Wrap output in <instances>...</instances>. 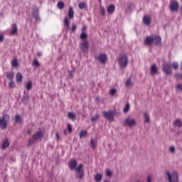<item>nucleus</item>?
Returning <instances> with one entry per match:
<instances>
[{
    "mask_svg": "<svg viewBox=\"0 0 182 182\" xmlns=\"http://www.w3.org/2000/svg\"><path fill=\"white\" fill-rule=\"evenodd\" d=\"M122 125H124V127L133 129V127H136V126L137 125V121L136 120V119L129 116L124 120Z\"/></svg>",
    "mask_w": 182,
    "mask_h": 182,
    "instance_id": "obj_1",
    "label": "nucleus"
},
{
    "mask_svg": "<svg viewBox=\"0 0 182 182\" xmlns=\"http://www.w3.org/2000/svg\"><path fill=\"white\" fill-rule=\"evenodd\" d=\"M68 17L65 16L63 20L64 26L66 29H69V19H73L75 18V11L72 6H70L68 9Z\"/></svg>",
    "mask_w": 182,
    "mask_h": 182,
    "instance_id": "obj_2",
    "label": "nucleus"
},
{
    "mask_svg": "<svg viewBox=\"0 0 182 182\" xmlns=\"http://www.w3.org/2000/svg\"><path fill=\"white\" fill-rule=\"evenodd\" d=\"M11 120L9 114L4 113L3 117H0V129L1 130H5L8 127V122Z\"/></svg>",
    "mask_w": 182,
    "mask_h": 182,
    "instance_id": "obj_3",
    "label": "nucleus"
},
{
    "mask_svg": "<svg viewBox=\"0 0 182 182\" xmlns=\"http://www.w3.org/2000/svg\"><path fill=\"white\" fill-rule=\"evenodd\" d=\"M166 176L169 182H178V172L177 171H166Z\"/></svg>",
    "mask_w": 182,
    "mask_h": 182,
    "instance_id": "obj_4",
    "label": "nucleus"
},
{
    "mask_svg": "<svg viewBox=\"0 0 182 182\" xmlns=\"http://www.w3.org/2000/svg\"><path fill=\"white\" fill-rule=\"evenodd\" d=\"M75 177L76 178L82 179L83 177H85V170H83V164H80L76 168H75Z\"/></svg>",
    "mask_w": 182,
    "mask_h": 182,
    "instance_id": "obj_5",
    "label": "nucleus"
},
{
    "mask_svg": "<svg viewBox=\"0 0 182 182\" xmlns=\"http://www.w3.org/2000/svg\"><path fill=\"white\" fill-rule=\"evenodd\" d=\"M119 65L122 69L127 68L129 64V59L127 55H121L118 60Z\"/></svg>",
    "mask_w": 182,
    "mask_h": 182,
    "instance_id": "obj_6",
    "label": "nucleus"
},
{
    "mask_svg": "<svg viewBox=\"0 0 182 182\" xmlns=\"http://www.w3.org/2000/svg\"><path fill=\"white\" fill-rule=\"evenodd\" d=\"M169 8L171 12H177L178 11V8H180L178 1H177V0H171L169 4Z\"/></svg>",
    "mask_w": 182,
    "mask_h": 182,
    "instance_id": "obj_7",
    "label": "nucleus"
},
{
    "mask_svg": "<svg viewBox=\"0 0 182 182\" xmlns=\"http://www.w3.org/2000/svg\"><path fill=\"white\" fill-rule=\"evenodd\" d=\"M95 60H97L99 63H102V65H106V62H107V55L106 53H100L99 55L95 56Z\"/></svg>",
    "mask_w": 182,
    "mask_h": 182,
    "instance_id": "obj_8",
    "label": "nucleus"
},
{
    "mask_svg": "<svg viewBox=\"0 0 182 182\" xmlns=\"http://www.w3.org/2000/svg\"><path fill=\"white\" fill-rule=\"evenodd\" d=\"M103 116L109 122L113 121V117L114 116V111L103 112Z\"/></svg>",
    "mask_w": 182,
    "mask_h": 182,
    "instance_id": "obj_9",
    "label": "nucleus"
},
{
    "mask_svg": "<svg viewBox=\"0 0 182 182\" xmlns=\"http://www.w3.org/2000/svg\"><path fill=\"white\" fill-rule=\"evenodd\" d=\"M171 66L172 65L170 63H165L163 66V70L167 76H168V75H172Z\"/></svg>",
    "mask_w": 182,
    "mask_h": 182,
    "instance_id": "obj_10",
    "label": "nucleus"
},
{
    "mask_svg": "<svg viewBox=\"0 0 182 182\" xmlns=\"http://www.w3.org/2000/svg\"><path fill=\"white\" fill-rule=\"evenodd\" d=\"M89 49V41L87 40L82 41V43H80V50L82 52L86 53Z\"/></svg>",
    "mask_w": 182,
    "mask_h": 182,
    "instance_id": "obj_11",
    "label": "nucleus"
},
{
    "mask_svg": "<svg viewBox=\"0 0 182 182\" xmlns=\"http://www.w3.org/2000/svg\"><path fill=\"white\" fill-rule=\"evenodd\" d=\"M77 166V161L76 159H72L68 162V167L71 170H76V167Z\"/></svg>",
    "mask_w": 182,
    "mask_h": 182,
    "instance_id": "obj_12",
    "label": "nucleus"
},
{
    "mask_svg": "<svg viewBox=\"0 0 182 182\" xmlns=\"http://www.w3.org/2000/svg\"><path fill=\"white\" fill-rule=\"evenodd\" d=\"M159 73V68L156 64H154L151 66V76H156Z\"/></svg>",
    "mask_w": 182,
    "mask_h": 182,
    "instance_id": "obj_13",
    "label": "nucleus"
},
{
    "mask_svg": "<svg viewBox=\"0 0 182 182\" xmlns=\"http://www.w3.org/2000/svg\"><path fill=\"white\" fill-rule=\"evenodd\" d=\"M134 83L133 82V80H132L131 77H129L125 81V87H127V89H130L132 87H133Z\"/></svg>",
    "mask_w": 182,
    "mask_h": 182,
    "instance_id": "obj_14",
    "label": "nucleus"
},
{
    "mask_svg": "<svg viewBox=\"0 0 182 182\" xmlns=\"http://www.w3.org/2000/svg\"><path fill=\"white\" fill-rule=\"evenodd\" d=\"M143 22L144 25L149 26V25L151 23V18L150 17V16H144L143 18Z\"/></svg>",
    "mask_w": 182,
    "mask_h": 182,
    "instance_id": "obj_15",
    "label": "nucleus"
},
{
    "mask_svg": "<svg viewBox=\"0 0 182 182\" xmlns=\"http://www.w3.org/2000/svg\"><path fill=\"white\" fill-rule=\"evenodd\" d=\"M42 136H43V132H42V131H38L33 135V139H34V140H39V139H41Z\"/></svg>",
    "mask_w": 182,
    "mask_h": 182,
    "instance_id": "obj_16",
    "label": "nucleus"
},
{
    "mask_svg": "<svg viewBox=\"0 0 182 182\" xmlns=\"http://www.w3.org/2000/svg\"><path fill=\"white\" fill-rule=\"evenodd\" d=\"M12 29L10 31V34L15 35L18 33V26L16 23H14L11 25Z\"/></svg>",
    "mask_w": 182,
    "mask_h": 182,
    "instance_id": "obj_17",
    "label": "nucleus"
},
{
    "mask_svg": "<svg viewBox=\"0 0 182 182\" xmlns=\"http://www.w3.org/2000/svg\"><path fill=\"white\" fill-rule=\"evenodd\" d=\"M153 42H154V37L153 36L147 37L144 41L145 45H148V46L151 45Z\"/></svg>",
    "mask_w": 182,
    "mask_h": 182,
    "instance_id": "obj_18",
    "label": "nucleus"
},
{
    "mask_svg": "<svg viewBox=\"0 0 182 182\" xmlns=\"http://www.w3.org/2000/svg\"><path fill=\"white\" fill-rule=\"evenodd\" d=\"M32 14L36 19H38L39 18V9H38L36 7L32 9Z\"/></svg>",
    "mask_w": 182,
    "mask_h": 182,
    "instance_id": "obj_19",
    "label": "nucleus"
},
{
    "mask_svg": "<svg viewBox=\"0 0 182 182\" xmlns=\"http://www.w3.org/2000/svg\"><path fill=\"white\" fill-rule=\"evenodd\" d=\"M107 12L109 15H112L114 12V5L110 4L107 8Z\"/></svg>",
    "mask_w": 182,
    "mask_h": 182,
    "instance_id": "obj_20",
    "label": "nucleus"
},
{
    "mask_svg": "<svg viewBox=\"0 0 182 182\" xmlns=\"http://www.w3.org/2000/svg\"><path fill=\"white\" fill-rule=\"evenodd\" d=\"M173 126H174V127H178V129H179L182 126V122L181 121V119H176L173 122Z\"/></svg>",
    "mask_w": 182,
    "mask_h": 182,
    "instance_id": "obj_21",
    "label": "nucleus"
},
{
    "mask_svg": "<svg viewBox=\"0 0 182 182\" xmlns=\"http://www.w3.org/2000/svg\"><path fill=\"white\" fill-rule=\"evenodd\" d=\"M8 147H9V140H8V139H6L4 141H3L1 149H3V150H5V149H8Z\"/></svg>",
    "mask_w": 182,
    "mask_h": 182,
    "instance_id": "obj_22",
    "label": "nucleus"
},
{
    "mask_svg": "<svg viewBox=\"0 0 182 182\" xmlns=\"http://www.w3.org/2000/svg\"><path fill=\"white\" fill-rule=\"evenodd\" d=\"M102 178H103V176L100 173H97L94 175V179L96 182H100L102 181Z\"/></svg>",
    "mask_w": 182,
    "mask_h": 182,
    "instance_id": "obj_23",
    "label": "nucleus"
},
{
    "mask_svg": "<svg viewBox=\"0 0 182 182\" xmlns=\"http://www.w3.org/2000/svg\"><path fill=\"white\" fill-rule=\"evenodd\" d=\"M90 147L92 149V150H95L96 147H97V142L93 139H91L90 140Z\"/></svg>",
    "mask_w": 182,
    "mask_h": 182,
    "instance_id": "obj_24",
    "label": "nucleus"
},
{
    "mask_svg": "<svg viewBox=\"0 0 182 182\" xmlns=\"http://www.w3.org/2000/svg\"><path fill=\"white\" fill-rule=\"evenodd\" d=\"M154 42H155V45H161V38L159 36L154 37Z\"/></svg>",
    "mask_w": 182,
    "mask_h": 182,
    "instance_id": "obj_25",
    "label": "nucleus"
},
{
    "mask_svg": "<svg viewBox=\"0 0 182 182\" xmlns=\"http://www.w3.org/2000/svg\"><path fill=\"white\" fill-rule=\"evenodd\" d=\"M144 122L145 123H149L150 122V115L147 112H144Z\"/></svg>",
    "mask_w": 182,
    "mask_h": 182,
    "instance_id": "obj_26",
    "label": "nucleus"
},
{
    "mask_svg": "<svg viewBox=\"0 0 182 182\" xmlns=\"http://www.w3.org/2000/svg\"><path fill=\"white\" fill-rule=\"evenodd\" d=\"M79 134H80V139H83V137H86L87 136V131L81 130Z\"/></svg>",
    "mask_w": 182,
    "mask_h": 182,
    "instance_id": "obj_27",
    "label": "nucleus"
},
{
    "mask_svg": "<svg viewBox=\"0 0 182 182\" xmlns=\"http://www.w3.org/2000/svg\"><path fill=\"white\" fill-rule=\"evenodd\" d=\"M68 117H69L71 120H75V119H76V114L73 112H68Z\"/></svg>",
    "mask_w": 182,
    "mask_h": 182,
    "instance_id": "obj_28",
    "label": "nucleus"
},
{
    "mask_svg": "<svg viewBox=\"0 0 182 182\" xmlns=\"http://www.w3.org/2000/svg\"><path fill=\"white\" fill-rule=\"evenodd\" d=\"M16 82H22V74H21V73H18L16 75Z\"/></svg>",
    "mask_w": 182,
    "mask_h": 182,
    "instance_id": "obj_29",
    "label": "nucleus"
},
{
    "mask_svg": "<svg viewBox=\"0 0 182 182\" xmlns=\"http://www.w3.org/2000/svg\"><path fill=\"white\" fill-rule=\"evenodd\" d=\"M15 121H16V123H22V118H21L20 115L16 114L15 116Z\"/></svg>",
    "mask_w": 182,
    "mask_h": 182,
    "instance_id": "obj_30",
    "label": "nucleus"
},
{
    "mask_svg": "<svg viewBox=\"0 0 182 182\" xmlns=\"http://www.w3.org/2000/svg\"><path fill=\"white\" fill-rule=\"evenodd\" d=\"M11 66H13V68H18V60H16V58H14L11 61Z\"/></svg>",
    "mask_w": 182,
    "mask_h": 182,
    "instance_id": "obj_31",
    "label": "nucleus"
},
{
    "mask_svg": "<svg viewBox=\"0 0 182 182\" xmlns=\"http://www.w3.org/2000/svg\"><path fill=\"white\" fill-rule=\"evenodd\" d=\"M14 76V73H8L6 75V77L7 79H9V80H13Z\"/></svg>",
    "mask_w": 182,
    "mask_h": 182,
    "instance_id": "obj_32",
    "label": "nucleus"
},
{
    "mask_svg": "<svg viewBox=\"0 0 182 182\" xmlns=\"http://www.w3.org/2000/svg\"><path fill=\"white\" fill-rule=\"evenodd\" d=\"M129 110H130V104L127 103L124 108V113H129Z\"/></svg>",
    "mask_w": 182,
    "mask_h": 182,
    "instance_id": "obj_33",
    "label": "nucleus"
},
{
    "mask_svg": "<svg viewBox=\"0 0 182 182\" xmlns=\"http://www.w3.org/2000/svg\"><path fill=\"white\" fill-rule=\"evenodd\" d=\"M57 6L59 9H63V8H65V3L63 1H59L57 4Z\"/></svg>",
    "mask_w": 182,
    "mask_h": 182,
    "instance_id": "obj_34",
    "label": "nucleus"
},
{
    "mask_svg": "<svg viewBox=\"0 0 182 182\" xmlns=\"http://www.w3.org/2000/svg\"><path fill=\"white\" fill-rule=\"evenodd\" d=\"M78 8L80 9H85V8H86V3H85V2H80L78 4Z\"/></svg>",
    "mask_w": 182,
    "mask_h": 182,
    "instance_id": "obj_35",
    "label": "nucleus"
},
{
    "mask_svg": "<svg viewBox=\"0 0 182 182\" xmlns=\"http://www.w3.org/2000/svg\"><path fill=\"white\" fill-rule=\"evenodd\" d=\"M168 151L171 153V154H174V153H176V146H171L169 147Z\"/></svg>",
    "mask_w": 182,
    "mask_h": 182,
    "instance_id": "obj_36",
    "label": "nucleus"
},
{
    "mask_svg": "<svg viewBox=\"0 0 182 182\" xmlns=\"http://www.w3.org/2000/svg\"><path fill=\"white\" fill-rule=\"evenodd\" d=\"M100 15H102V16H105V15H106V10L102 6H100Z\"/></svg>",
    "mask_w": 182,
    "mask_h": 182,
    "instance_id": "obj_37",
    "label": "nucleus"
},
{
    "mask_svg": "<svg viewBox=\"0 0 182 182\" xmlns=\"http://www.w3.org/2000/svg\"><path fill=\"white\" fill-rule=\"evenodd\" d=\"M80 39H86L87 38V33L86 32L82 31L80 36Z\"/></svg>",
    "mask_w": 182,
    "mask_h": 182,
    "instance_id": "obj_38",
    "label": "nucleus"
},
{
    "mask_svg": "<svg viewBox=\"0 0 182 182\" xmlns=\"http://www.w3.org/2000/svg\"><path fill=\"white\" fill-rule=\"evenodd\" d=\"M33 66H36V68H39L41 66L39 61H38V60H36V59L33 60Z\"/></svg>",
    "mask_w": 182,
    "mask_h": 182,
    "instance_id": "obj_39",
    "label": "nucleus"
},
{
    "mask_svg": "<svg viewBox=\"0 0 182 182\" xmlns=\"http://www.w3.org/2000/svg\"><path fill=\"white\" fill-rule=\"evenodd\" d=\"M26 89H27V90H31V89H32V82L29 81L27 82Z\"/></svg>",
    "mask_w": 182,
    "mask_h": 182,
    "instance_id": "obj_40",
    "label": "nucleus"
},
{
    "mask_svg": "<svg viewBox=\"0 0 182 182\" xmlns=\"http://www.w3.org/2000/svg\"><path fill=\"white\" fill-rule=\"evenodd\" d=\"M9 87L10 89H14V87H15V82H14V80H11L9 83Z\"/></svg>",
    "mask_w": 182,
    "mask_h": 182,
    "instance_id": "obj_41",
    "label": "nucleus"
},
{
    "mask_svg": "<svg viewBox=\"0 0 182 182\" xmlns=\"http://www.w3.org/2000/svg\"><path fill=\"white\" fill-rule=\"evenodd\" d=\"M105 173H106L107 177H112V171H110V169H107Z\"/></svg>",
    "mask_w": 182,
    "mask_h": 182,
    "instance_id": "obj_42",
    "label": "nucleus"
},
{
    "mask_svg": "<svg viewBox=\"0 0 182 182\" xmlns=\"http://www.w3.org/2000/svg\"><path fill=\"white\" fill-rule=\"evenodd\" d=\"M172 66H173V69L177 70V69H178V63H177V62L173 63Z\"/></svg>",
    "mask_w": 182,
    "mask_h": 182,
    "instance_id": "obj_43",
    "label": "nucleus"
},
{
    "mask_svg": "<svg viewBox=\"0 0 182 182\" xmlns=\"http://www.w3.org/2000/svg\"><path fill=\"white\" fill-rule=\"evenodd\" d=\"M147 182H152L153 181V176L151 175H148L146 177Z\"/></svg>",
    "mask_w": 182,
    "mask_h": 182,
    "instance_id": "obj_44",
    "label": "nucleus"
},
{
    "mask_svg": "<svg viewBox=\"0 0 182 182\" xmlns=\"http://www.w3.org/2000/svg\"><path fill=\"white\" fill-rule=\"evenodd\" d=\"M97 119H99V114H97L95 117L91 118L92 122H96L97 121Z\"/></svg>",
    "mask_w": 182,
    "mask_h": 182,
    "instance_id": "obj_45",
    "label": "nucleus"
},
{
    "mask_svg": "<svg viewBox=\"0 0 182 182\" xmlns=\"http://www.w3.org/2000/svg\"><path fill=\"white\" fill-rule=\"evenodd\" d=\"M76 28H77L76 24L73 23L72 25V28H71L72 32H76Z\"/></svg>",
    "mask_w": 182,
    "mask_h": 182,
    "instance_id": "obj_46",
    "label": "nucleus"
},
{
    "mask_svg": "<svg viewBox=\"0 0 182 182\" xmlns=\"http://www.w3.org/2000/svg\"><path fill=\"white\" fill-rule=\"evenodd\" d=\"M33 143H35V139H30L28 140V146H31V144H33Z\"/></svg>",
    "mask_w": 182,
    "mask_h": 182,
    "instance_id": "obj_47",
    "label": "nucleus"
},
{
    "mask_svg": "<svg viewBox=\"0 0 182 182\" xmlns=\"http://www.w3.org/2000/svg\"><path fill=\"white\" fill-rule=\"evenodd\" d=\"M67 127H68V131L70 132V133H72V125H70V124H68L67 125Z\"/></svg>",
    "mask_w": 182,
    "mask_h": 182,
    "instance_id": "obj_48",
    "label": "nucleus"
},
{
    "mask_svg": "<svg viewBox=\"0 0 182 182\" xmlns=\"http://www.w3.org/2000/svg\"><path fill=\"white\" fill-rule=\"evenodd\" d=\"M177 90H180L182 92V84H178L176 87Z\"/></svg>",
    "mask_w": 182,
    "mask_h": 182,
    "instance_id": "obj_49",
    "label": "nucleus"
},
{
    "mask_svg": "<svg viewBox=\"0 0 182 182\" xmlns=\"http://www.w3.org/2000/svg\"><path fill=\"white\" fill-rule=\"evenodd\" d=\"M55 137H56L58 141H59V140H60V136H59V133H58V132L55 133Z\"/></svg>",
    "mask_w": 182,
    "mask_h": 182,
    "instance_id": "obj_50",
    "label": "nucleus"
},
{
    "mask_svg": "<svg viewBox=\"0 0 182 182\" xmlns=\"http://www.w3.org/2000/svg\"><path fill=\"white\" fill-rule=\"evenodd\" d=\"M74 73H75V68H73V70L70 73V77H73Z\"/></svg>",
    "mask_w": 182,
    "mask_h": 182,
    "instance_id": "obj_51",
    "label": "nucleus"
},
{
    "mask_svg": "<svg viewBox=\"0 0 182 182\" xmlns=\"http://www.w3.org/2000/svg\"><path fill=\"white\" fill-rule=\"evenodd\" d=\"M109 94L112 95V96H113V95H114V88H112L110 90Z\"/></svg>",
    "mask_w": 182,
    "mask_h": 182,
    "instance_id": "obj_52",
    "label": "nucleus"
},
{
    "mask_svg": "<svg viewBox=\"0 0 182 182\" xmlns=\"http://www.w3.org/2000/svg\"><path fill=\"white\" fill-rule=\"evenodd\" d=\"M4 41V35L0 34V42H2Z\"/></svg>",
    "mask_w": 182,
    "mask_h": 182,
    "instance_id": "obj_53",
    "label": "nucleus"
},
{
    "mask_svg": "<svg viewBox=\"0 0 182 182\" xmlns=\"http://www.w3.org/2000/svg\"><path fill=\"white\" fill-rule=\"evenodd\" d=\"M87 29L86 26H84L82 28V32H85V31Z\"/></svg>",
    "mask_w": 182,
    "mask_h": 182,
    "instance_id": "obj_54",
    "label": "nucleus"
},
{
    "mask_svg": "<svg viewBox=\"0 0 182 182\" xmlns=\"http://www.w3.org/2000/svg\"><path fill=\"white\" fill-rule=\"evenodd\" d=\"M37 56H38V57L42 56V53H41V52H38V53H37Z\"/></svg>",
    "mask_w": 182,
    "mask_h": 182,
    "instance_id": "obj_55",
    "label": "nucleus"
},
{
    "mask_svg": "<svg viewBox=\"0 0 182 182\" xmlns=\"http://www.w3.org/2000/svg\"><path fill=\"white\" fill-rule=\"evenodd\" d=\"M63 133H64V134H65V136L68 134V132H67L66 129L64 130Z\"/></svg>",
    "mask_w": 182,
    "mask_h": 182,
    "instance_id": "obj_56",
    "label": "nucleus"
},
{
    "mask_svg": "<svg viewBox=\"0 0 182 182\" xmlns=\"http://www.w3.org/2000/svg\"><path fill=\"white\" fill-rule=\"evenodd\" d=\"M102 0H99V1L100 2Z\"/></svg>",
    "mask_w": 182,
    "mask_h": 182,
    "instance_id": "obj_57",
    "label": "nucleus"
}]
</instances>
